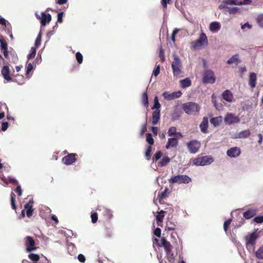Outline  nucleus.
Masks as SVG:
<instances>
[{"label":"nucleus","mask_w":263,"mask_h":263,"mask_svg":"<svg viewBox=\"0 0 263 263\" xmlns=\"http://www.w3.org/2000/svg\"><path fill=\"white\" fill-rule=\"evenodd\" d=\"M4 57L6 59L11 61L10 53H9L8 49L3 51Z\"/></svg>","instance_id":"4d7b16f0"},{"label":"nucleus","mask_w":263,"mask_h":263,"mask_svg":"<svg viewBox=\"0 0 263 263\" xmlns=\"http://www.w3.org/2000/svg\"><path fill=\"white\" fill-rule=\"evenodd\" d=\"M256 75L254 72H251L249 75V84L251 88H254L256 84Z\"/></svg>","instance_id":"5701e85b"},{"label":"nucleus","mask_w":263,"mask_h":263,"mask_svg":"<svg viewBox=\"0 0 263 263\" xmlns=\"http://www.w3.org/2000/svg\"><path fill=\"white\" fill-rule=\"evenodd\" d=\"M240 149L236 146L230 148L227 152V155L231 158L237 157L240 155Z\"/></svg>","instance_id":"4468645a"},{"label":"nucleus","mask_w":263,"mask_h":263,"mask_svg":"<svg viewBox=\"0 0 263 263\" xmlns=\"http://www.w3.org/2000/svg\"><path fill=\"white\" fill-rule=\"evenodd\" d=\"M255 255L258 259H263V245L255 251Z\"/></svg>","instance_id":"7c9ffc66"},{"label":"nucleus","mask_w":263,"mask_h":263,"mask_svg":"<svg viewBox=\"0 0 263 263\" xmlns=\"http://www.w3.org/2000/svg\"><path fill=\"white\" fill-rule=\"evenodd\" d=\"M160 110H155L152 113V124L156 125L160 120Z\"/></svg>","instance_id":"4be33fe9"},{"label":"nucleus","mask_w":263,"mask_h":263,"mask_svg":"<svg viewBox=\"0 0 263 263\" xmlns=\"http://www.w3.org/2000/svg\"><path fill=\"white\" fill-rule=\"evenodd\" d=\"M104 212L108 219L109 220L113 217L112 211L110 210L104 208Z\"/></svg>","instance_id":"a18cd8bd"},{"label":"nucleus","mask_w":263,"mask_h":263,"mask_svg":"<svg viewBox=\"0 0 263 263\" xmlns=\"http://www.w3.org/2000/svg\"><path fill=\"white\" fill-rule=\"evenodd\" d=\"M11 56V61L10 62H12L13 63H15L18 61V58L16 54L13 52H10Z\"/></svg>","instance_id":"de8ad7c7"},{"label":"nucleus","mask_w":263,"mask_h":263,"mask_svg":"<svg viewBox=\"0 0 263 263\" xmlns=\"http://www.w3.org/2000/svg\"><path fill=\"white\" fill-rule=\"evenodd\" d=\"M146 141L150 144L153 145L154 143V139L152 137V135L150 133L146 134Z\"/></svg>","instance_id":"c03bdc74"},{"label":"nucleus","mask_w":263,"mask_h":263,"mask_svg":"<svg viewBox=\"0 0 263 263\" xmlns=\"http://www.w3.org/2000/svg\"><path fill=\"white\" fill-rule=\"evenodd\" d=\"M253 221L257 223H262L263 222V216H258L254 218Z\"/></svg>","instance_id":"3c124183"},{"label":"nucleus","mask_w":263,"mask_h":263,"mask_svg":"<svg viewBox=\"0 0 263 263\" xmlns=\"http://www.w3.org/2000/svg\"><path fill=\"white\" fill-rule=\"evenodd\" d=\"M76 156L75 153L68 154L62 158V162L67 165H71L76 161Z\"/></svg>","instance_id":"f8f14e48"},{"label":"nucleus","mask_w":263,"mask_h":263,"mask_svg":"<svg viewBox=\"0 0 263 263\" xmlns=\"http://www.w3.org/2000/svg\"><path fill=\"white\" fill-rule=\"evenodd\" d=\"M210 121L211 123L213 124L214 126H218L222 122V117L221 116L216 117H213L210 119Z\"/></svg>","instance_id":"393cba45"},{"label":"nucleus","mask_w":263,"mask_h":263,"mask_svg":"<svg viewBox=\"0 0 263 263\" xmlns=\"http://www.w3.org/2000/svg\"><path fill=\"white\" fill-rule=\"evenodd\" d=\"M191 178L186 175H178L173 176L168 181L171 183L187 184L191 182Z\"/></svg>","instance_id":"7ed1b4c3"},{"label":"nucleus","mask_w":263,"mask_h":263,"mask_svg":"<svg viewBox=\"0 0 263 263\" xmlns=\"http://www.w3.org/2000/svg\"><path fill=\"white\" fill-rule=\"evenodd\" d=\"M213 161V158L206 156L196 158L193 160V164L197 166H204L210 164Z\"/></svg>","instance_id":"423d86ee"},{"label":"nucleus","mask_w":263,"mask_h":263,"mask_svg":"<svg viewBox=\"0 0 263 263\" xmlns=\"http://www.w3.org/2000/svg\"><path fill=\"white\" fill-rule=\"evenodd\" d=\"M166 254L167 256H168V259H174V253H173L172 250H171L170 252H166Z\"/></svg>","instance_id":"338daca9"},{"label":"nucleus","mask_w":263,"mask_h":263,"mask_svg":"<svg viewBox=\"0 0 263 263\" xmlns=\"http://www.w3.org/2000/svg\"><path fill=\"white\" fill-rule=\"evenodd\" d=\"M251 135L250 131L249 129L243 130L239 133L238 138H247Z\"/></svg>","instance_id":"c756f323"},{"label":"nucleus","mask_w":263,"mask_h":263,"mask_svg":"<svg viewBox=\"0 0 263 263\" xmlns=\"http://www.w3.org/2000/svg\"><path fill=\"white\" fill-rule=\"evenodd\" d=\"M76 59H77V60L78 61V62L79 63V64H81L82 63V61H83V55L82 54L79 52H78L76 54Z\"/></svg>","instance_id":"603ef678"},{"label":"nucleus","mask_w":263,"mask_h":263,"mask_svg":"<svg viewBox=\"0 0 263 263\" xmlns=\"http://www.w3.org/2000/svg\"><path fill=\"white\" fill-rule=\"evenodd\" d=\"M152 146L151 145H149L147 146V151H146L145 154V157L146 159H147V160H149L150 159L151 155H152Z\"/></svg>","instance_id":"e433bc0d"},{"label":"nucleus","mask_w":263,"mask_h":263,"mask_svg":"<svg viewBox=\"0 0 263 263\" xmlns=\"http://www.w3.org/2000/svg\"><path fill=\"white\" fill-rule=\"evenodd\" d=\"M162 153L161 151H158L154 155L153 157V161H158L162 156Z\"/></svg>","instance_id":"8fccbe9b"},{"label":"nucleus","mask_w":263,"mask_h":263,"mask_svg":"<svg viewBox=\"0 0 263 263\" xmlns=\"http://www.w3.org/2000/svg\"><path fill=\"white\" fill-rule=\"evenodd\" d=\"M182 95L180 91L169 93L167 91H165L163 93L162 96L165 99L171 101L175 99L179 98Z\"/></svg>","instance_id":"ddd939ff"},{"label":"nucleus","mask_w":263,"mask_h":263,"mask_svg":"<svg viewBox=\"0 0 263 263\" xmlns=\"http://www.w3.org/2000/svg\"><path fill=\"white\" fill-rule=\"evenodd\" d=\"M170 161V159L167 156L164 157L159 162L158 165L161 167L166 166Z\"/></svg>","instance_id":"2f4dec72"},{"label":"nucleus","mask_w":263,"mask_h":263,"mask_svg":"<svg viewBox=\"0 0 263 263\" xmlns=\"http://www.w3.org/2000/svg\"><path fill=\"white\" fill-rule=\"evenodd\" d=\"M1 73L4 78L7 81H13L10 76V71L8 66H4L1 70Z\"/></svg>","instance_id":"2eb2a0df"},{"label":"nucleus","mask_w":263,"mask_h":263,"mask_svg":"<svg viewBox=\"0 0 263 263\" xmlns=\"http://www.w3.org/2000/svg\"><path fill=\"white\" fill-rule=\"evenodd\" d=\"M178 139L177 138H169L165 146L167 149L170 147H176L178 145Z\"/></svg>","instance_id":"b1692460"},{"label":"nucleus","mask_w":263,"mask_h":263,"mask_svg":"<svg viewBox=\"0 0 263 263\" xmlns=\"http://www.w3.org/2000/svg\"><path fill=\"white\" fill-rule=\"evenodd\" d=\"M15 192L17 194L18 196H21L22 195V191L20 185H18L15 189Z\"/></svg>","instance_id":"bf43d9fd"},{"label":"nucleus","mask_w":263,"mask_h":263,"mask_svg":"<svg viewBox=\"0 0 263 263\" xmlns=\"http://www.w3.org/2000/svg\"><path fill=\"white\" fill-rule=\"evenodd\" d=\"M1 49L5 50L8 49V44L5 39L2 36L0 37Z\"/></svg>","instance_id":"473e14b6"},{"label":"nucleus","mask_w":263,"mask_h":263,"mask_svg":"<svg viewBox=\"0 0 263 263\" xmlns=\"http://www.w3.org/2000/svg\"><path fill=\"white\" fill-rule=\"evenodd\" d=\"M173 74L175 77H178L182 73V68L181 62L176 55H173V61L172 64Z\"/></svg>","instance_id":"f03ea898"},{"label":"nucleus","mask_w":263,"mask_h":263,"mask_svg":"<svg viewBox=\"0 0 263 263\" xmlns=\"http://www.w3.org/2000/svg\"><path fill=\"white\" fill-rule=\"evenodd\" d=\"M33 202V200L31 199L24 206L25 210L26 211V215L28 217H30L32 215L33 212L32 208Z\"/></svg>","instance_id":"dca6fc26"},{"label":"nucleus","mask_w":263,"mask_h":263,"mask_svg":"<svg viewBox=\"0 0 263 263\" xmlns=\"http://www.w3.org/2000/svg\"><path fill=\"white\" fill-rule=\"evenodd\" d=\"M223 99L228 102H232L234 100V96L232 92L230 90H226L223 92L222 94Z\"/></svg>","instance_id":"f3484780"},{"label":"nucleus","mask_w":263,"mask_h":263,"mask_svg":"<svg viewBox=\"0 0 263 263\" xmlns=\"http://www.w3.org/2000/svg\"><path fill=\"white\" fill-rule=\"evenodd\" d=\"M28 258L32 261H37L40 259V256L38 254L30 253L28 255Z\"/></svg>","instance_id":"ea45409f"},{"label":"nucleus","mask_w":263,"mask_h":263,"mask_svg":"<svg viewBox=\"0 0 263 263\" xmlns=\"http://www.w3.org/2000/svg\"><path fill=\"white\" fill-rule=\"evenodd\" d=\"M227 4H226V1H224L222 3V4H220L219 6V8L220 9H228V7L227 6Z\"/></svg>","instance_id":"774afa93"},{"label":"nucleus","mask_w":263,"mask_h":263,"mask_svg":"<svg viewBox=\"0 0 263 263\" xmlns=\"http://www.w3.org/2000/svg\"><path fill=\"white\" fill-rule=\"evenodd\" d=\"M78 259L81 262L84 263L85 261V257L82 254L78 255Z\"/></svg>","instance_id":"e2e57ef3"},{"label":"nucleus","mask_w":263,"mask_h":263,"mask_svg":"<svg viewBox=\"0 0 263 263\" xmlns=\"http://www.w3.org/2000/svg\"><path fill=\"white\" fill-rule=\"evenodd\" d=\"M259 237V234L256 231L246 235L245 237V240L247 247H251L254 250L256 240Z\"/></svg>","instance_id":"20e7f679"},{"label":"nucleus","mask_w":263,"mask_h":263,"mask_svg":"<svg viewBox=\"0 0 263 263\" xmlns=\"http://www.w3.org/2000/svg\"><path fill=\"white\" fill-rule=\"evenodd\" d=\"M227 5H241L242 3L239 2L238 0H225Z\"/></svg>","instance_id":"37998d69"},{"label":"nucleus","mask_w":263,"mask_h":263,"mask_svg":"<svg viewBox=\"0 0 263 263\" xmlns=\"http://www.w3.org/2000/svg\"><path fill=\"white\" fill-rule=\"evenodd\" d=\"M187 147L191 154L196 153L201 146V143L197 140H192L187 143Z\"/></svg>","instance_id":"6e6552de"},{"label":"nucleus","mask_w":263,"mask_h":263,"mask_svg":"<svg viewBox=\"0 0 263 263\" xmlns=\"http://www.w3.org/2000/svg\"><path fill=\"white\" fill-rule=\"evenodd\" d=\"M178 31H179V29H178L177 28L175 29L173 31V33H172V35L171 36V39L173 42H175V35L178 32Z\"/></svg>","instance_id":"680f3d73"},{"label":"nucleus","mask_w":263,"mask_h":263,"mask_svg":"<svg viewBox=\"0 0 263 263\" xmlns=\"http://www.w3.org/2000/svg\"><path fill=\"white\" fill-rule=\"evenodd\" d=\"M171 0H161V4L164 9H166L167 7V4H169Z\"/></svg>","instance_id":"69168bd1"},{"label":"nucleus","mask_w":263,"mask_h":263,"mask_svg":"<svg viewBox=\"0 0 263 263\" xmlns=\"http://www.w3.org/2000/svg\"><path fill=\"white\" fill-rule=\"evenodd\" d=\"M232 221L231 219H229L227 221H226L223 223V229L225 231V232H227L228 228L230 227V225L231 224V222Z\"/></svg>","instance_id":"09e8293b"},{"label":"nucleus","mask_w":263,"mask_h":263,"mask_svg":"<svg viewBox=\"0 0 263 263\" xmlns=\"http://www.w3.org/2000/svg\"><path fill=\"white\" fill-rule=\"evenodd\" d=\"M256 20L259 27L263 28V14H259L257 16Z\"/></svg>","instance_id":"72a5a7b5"},{"label":"nucleus","mask_w":263,"mask_h":263,"mask_svg":"<svg viewBox=\"0 0 263 263\" xmlns=\"http://www.w3.org/2000/svg\"><path fill=\"white\" fill-rule=\"evenodd\" d=\"M160 73V65H158L156 66V68L153 71V74L155 76L157 77Z\"/></svg>","instance_id":"13d9d810"},{"label":"nucleus","mask_w":263,"mask_h":263,"mask_svg":"<svg viewBox=\"0 0 263 263\" xmlns=\"http://www.w3.org/2000/svg\"><path fill=\"white\" fill-rule=\"evenodd\" d=\"M168 135L170 137L173 135H177L180 137H182V135L180 132H177L176 127L175 126L171 127L167 132Z\"/></svg>","instance_id":"bb28decb"},{"label":"nucleus","mask_w":263,"mask_h":263,"mask_svg":"<svg viewBox=\"0 0 263 263\" xmlns=\"http://www.w3.org/2000/svg\"><path fill=\"white\" fill-rule=\"evenodd\" d=\"M98 214L96 212L93 213L91 214V222L95 223L98 220Z\"/></svg>","instance_id":"864d4df0"},{"label":"nucleus","mask_w":263,"mask_h":263,"mask_svg":"<svg viewBox=\"0 0 263 263\" xmlns=\"http://www.w3.org/2000/svg\"><path fill=\"white\" fill-rule=\"evenodd\" d=\"M177 225L176 220L170 219L166 222L165 230L168 231L175 230L177 229Z\"/></svg>","instance_id":"6ab92c4d"},{"label":"nucleus","mask_w":263,"mask_h":263,"mask_svg":"<svg viewBox=\"0 0 263 263\" xmlns=\"http://www.w3.org/2000/svg\"><path fill=\"white\" fill-rule=\"evenodd\" d=\"M239 61L238 58V55L235 54L227 62L228 64H231L233 63H236Z\"/></svg>","instance_id":"a19ab883"},{"label":"nucleus","mask_w":263,"mask_h":263,"mask_svg":"<svg viewBox=\"0 0 263 263\" xmlns=\"http://www.w3.org/2000/svg\"><path fill=\"white\" fill-rule=\"evenodd\" d=\"M9 123L8 122H4L2 124V130L5 131L8 127Z\"/></svg>","instance_id":"052dcab7"},{"label":"nucleus","mask_w":263,"mask_h":263,"mask_svg":"<svg viewBox=\"0 0 263 263\" xmlns=\"http://www.w3.org/2000/svg\"><path fill=\"white\" fill-rule=\"evenodd\" d=\"M26 250L28 252L35 251L38 247H35V242L31 236H27L24 238Z\"/></svg>","instance_id":"0eeeda50"},{"label":"nucleus","mask_w":263,"mask_h":263,"mask_svg":"<svg viewBox=\"0 0 263 263\" xmlns=\"http://www.w3.org/2000/svg\"><path fill=\"white\" fill-rule=\"evenodd\" d=\"M199 106L195 103L189 102L182 105V109L188 115H193L198 113L200 110Z\"/></svg>","instance_id":"f257e3e1"},{"label":"nucleus","mask_w":263,"mask_h":263,"mask_svg":"<svg viewBox=\"0 0 263 263\" xmlns=\"http://www.w3.org/2000/svg\"><path fill=\"white\" fill-rule=\"evenodd\" d=\"M224 121L226 124L231 125L234 123H239L240 119L238 116H235L232 113H228L224 118Z\"/></svg>","instance_id":"9d476101"},{"label":"nucleus","mask_w":263,"mask_h":263,"mask_svg":"<svg viewBox=\"0 0 263 263\" xmlns=\"http://www.w3.org/2000/svg\"><path fill=\"white\" fill-rule=\"evenodd\" d=\"M201 132L203 133H207L208 128V119L207 117H204L203 118L202 121L199 125Z\"/></svg>","instance_id":"aec40b11"},{"label":"nucleus","mask_w":263,"mask_h":263,"mask_svg":"<svg viewBox=\"0 0 263 263\" xmlns=\"http://www.w3.org/2000/svg\"><path fill=\"white\" fill-rule=\"evenodd\" d=\"M10 196H11V204L12 208L13 210H16V206L15 204V195L13 192H12L11 193Z\"/></svg>","instance_id":"f704fd0d"},{"label":"nucleus","mask_w":263,"mask_h":263,"mask_svg":"<svg viewBox=\"0 0 263 263\" xmlns=\"http://www.w3.org/2000/svg\"><path fill=\"white\" fill-rule=\"evenodd\" d=\"M215 82V77L214 72L211 70H206L203 75V82L206 84H213Z\"/></svg>","instance_id":"9b49d317"},{"label":"nucleus","mask_w":263,"mask_h":263,"mask_svg":"<svg viewBox=\"0 0 263 263\" xmlns=\"http://www.w3.org/2000/svg\"><path fill=\"white\" fill-rule=\"evenodd\" d=\"M209 28L212 32H216L220 30V24L219 22H213L210 24Z\"/></svg>","instance_id":"a878e982"},{"label":"nucleus","mask_w":263,"mask_h":263,"mask_svg":"<svg viewBox=\"0 0 263 263\" xmlns=\"http://www.w3.org/2000/svg\"><path fill=\"white\" fill-rule=\"evenodd\" d=\"M161 230L160 228H157L154 230V234L157 237H160Z\"/></svg>","instance_id":"0e129e2a"},{"label":"nucleus","mask_w":263,"mask_h":263,"mask_svg":"<svg viewBox=\"0 0 263 263\" xmlns=\"http://www.w3.org/2000/svg\"><path fill=\"white\" fill-rule=\"evenodd\" d=\"M41 37H42V33L41 32H40L38 34L37 36L35 41V46H36V48L39 47L40 45L41 42Z\"/></svg>","instance_id":"49530a36"},{"label":"nucleus","mask_w":263,"mask_h":263,"mask_svg":"<svg viewBox=\"0 0 263 263\" xmlns=\"http://www.w3.org/2000/svg\"><path fill=\"white\" fill-rule=\"evenodd\" d=\"M168 192V188L166 187L163 192L158 194V198L160 199H163L166 198L167 197V194Z\"/></svg>","instance_id":"58836bf2"},{"label":"nucleus","mask_w":263,"mask_h":263,"mask_svg":"<svg viewBox=\"0 0 263 263\" xmlns=\"http://www.w3.org/2000/svg\"><path fill=\"white\" fill-rule=\"evenodd\" d=\"M33 69V66L31 63H28L26 68V74L27 76L29 72Z\"/></svg>","instance_id":"6e6d98bb"},{"label":"nucleus","mask_w":263,"mask_h":263,"mask_svg":"<svg viewBox=\"0 0 263 263\" xmlns=\"http://www.w3.org/2000/svg\"><path fill=\"white\" fill-rule=\"evenodd\" d=\"M161 243L163 247L165 253L172 250V246L171 243L167 241L165 237H162L161 239Z\"/></svg>","instance_id":"a211bd4d"},{"label":"nucleus","mask_w":263,"mask_h":263,"mask_svg":"<svg viewBox=\"0 0 263 263\" xmlns=\"http://www.w3.org/2000/svg\"><path fill=\"white\" fill-rule=\"evenodd\" d=\"M160 104L159 102L158 97L157 96H156L154 98V104L153 106L152 107V109L155 110H160L159 108H160Z\"/></svg>","instance_id":"4c0bfd02"},{"label":"nucleus","mask_w":263,"mask_h":263,"mask_svg":"<svg viewBox=\"0 0 263 263\" xmlns=\"http://www.w3.org/2000/svg\"><path fill=\"white\" fill-rule=\"evenodd\" d=\"M181 87L183 88L188 87L191 85V81L189 78H185L180 81Z\"/></svg>","instance_id":"c85d7f7f"},{"label":"nucleus","mask_w":263,"mask_h":263,"mask_svg":"<svg viewBox=\"0 0 263 263\" xmlns=\"http://www.w3.org/2000/svg\"><path fill=\"white\" fill-rule=\"evenodd\" d=\"M35 15L36 18L40 21L42 26H45L47 24L49 23L51 20V15L44 12L41 13V16L37 13H35Z\"/></svg>","instance_id":"1a4fd4ad"},{"label":"nucleus","mask_w":263,"mask_h":263,"mask_svg":"<svg viewBox=\"0 0 263 263\" xmlns=\"http://www.w3.org/2000/svg\"><path fill=\"white\" fill-rule=\"evenodd\" d=\"M227 10L230 14H234V13H236L238 11V8L237 7L231 8V7H228Z\"/></svg>","instance_id":"5fc2aeb1"},{"label":"nucleus","mask_w":263,"mask_h":263,"mask_svg":"<svg viewBox=\"0 0 263 263\" xmlns=\"http://www.w3.org/2000/svg\"><path fill=\"white\" fill-rule=\"evenodd\" d=\"M256 210L254 209H250L243 213V216L246 219H249L254 217L256 214Z\"/></svg>","instance_id":"412c9836"},{"label":"nucleus","mask_w":263,"mask_h":263,"mask_svg":"<svg viewBox=\"0 0 263 263\" xmlns=\"http://www.w3.org/2000/svg\"><path fill=\"white\" fill-rule=\"evenodd\" d=\"M208 44V38L204 33H201L200 34L199 38L192 42V47L194 49H197L203 46H206Z\"/></svg>","instance_id":"39448f33"},{"label":"nucleus","mask_w":263,"mask_h":263,"mask_svg":"<svg viewBox=\"0 0 263 263\" xmlns=\"http://www.w3.org/2000/svg\"><path fill=\"white\" fill-rule=\"evenodd\" d=\"M36 54V47H31L30 53L28 55L27 57L28 60L33 59Z\"/></svg>","instance_id":"c9c22d12"},{"label":"nucleus","mask_w":263,"mask_h":263,"mask_svg":"<svg viewBox=\"0 0 263 263\" xmlns=\"http://www.w3.org/2000/svg\"><path fill=\"white\" fill-rule=\"evenodd\" d=\"M164 212L161 210L160 212L158 213V215L156 216V220L158 222H162L163 218L164 217Z\"/></svg>","instance_id":"79ce46f5"},{"label":"nucleus","mask_w":263,"mask_h":263,"mask_svg":"<svg viewBox=\"0 0 263 263\" xmlns=\"http://www.w3.org/2000/svg\"><path fill=\"white\" fill-rule=\"evenodd\" d=\"M141 101L143 105L147 108L148 107V98L146 91L144 92L142 95Z\"/></svg>","instance_id":"cd10ccee"}]
</instances>
